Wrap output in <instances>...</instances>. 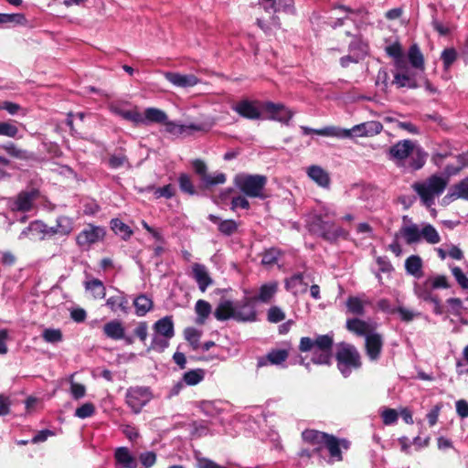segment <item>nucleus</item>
<instances>
[{
  "instance_id": "f8f14e48",
  "label": "nucleus",
  "mask_w": 468,
  "mask_h": 468,
  "mask_svg": "<svg viewBox=\"0 0 468 468\" xmlns=\"http://www.w3.org/2000/svg\"><path fill=\"white\" fill-rule=\"evenodd\" d=\"M106 231L103 227L88 224L77 236V244L80 247L90 246L105 237Z\"/></svg>"
},
{
  "instance_id": "c9c22d12",
  "label": "nucleus",
  "mask_w": 468,
  "mask_h": 468,
  "mask_svg": "<svg viewBox=\"0 0 468 468\" xmlns=\"http://www.w3.org/2000/svg\"><path fill=\"white\" fill-rule=\"evenodd\" d=\"M405 268L408 273L420 278L422 276V261L419 256L412 255L409 257L405 261Z\"/></svg>"
},
{
  "instance_id": "338daca9",
  "label": "nucleus",
  "mask_w": 468,
  "mask_h": 468,
  "mask_svg": "<svg viewBox=\"0 0 468 468\" xmlns=\"http://www.w3.org/2000/svg\"><path fill=\"white\" fill-rule=\"evenodd\" d=\"M175 194V188L171 185H166L163 187H158L154 189V195L158 197H166L170 198Z\"/></svg>"
},
{
  "instance_id": "f03ea898",
  "label": "nucleus",
  "mask_w": 468,
  "mask_h": 468,
  "mask_svg": "<svg viewBox=\"0 0 468 468\" xmlns=\"http://www.w3.org/2000/svg\"><path fill=\"white\" fill-rule=\"evenodd\" d=\"M150 123L162 126L165 133L176 137L191 135L195 132H207L212 127L211 122L177 123L170 121L165 112L154 107H148V125Z\"/></svg>"
},
{
  "instance_id": "58836bf2",
  "label": "nucleus",
  "mask_w": 468,
  "mask_h": 468,
  "mask_svg": "<svg viewBox=\"0 0 468 468\" xmlns=\"http://www.w3.org/2000/svg\"><path fill=\"white\" fill-rule=\"evenodd\" d=\"M319 232L327 239H335L344 234L341 228L335 227L333 224L321 222Z\"/></svg>"
},
{
  "instance_id": "7c9ffc66",
  "label": "nucleus",
  "mask_w": 468,
  "mask_h": 468,
  "mask_svg": "<svg viewBox=\"0 0 468 468\" xmlns=\"http://www.w3.org/2000/svg\"><path fill=\"white\" fill-rule=\"evenodd\" d=\"M208 218L210 221L218 224V230L224 235L230 236L238 229V223L232 219L221 220L215 215H209Z\"/></svg>"
},
{
  "instance_id": "680f3d73",
  "label": "nucleus",
  "mask_w": 468,
  "mask_h": 468,
  "mask_svg": "<svg viewBox=\"0 0 468 468\" xmlns=\"http://www.w3.org/2000/svg\"><path fill=\"white\" fill-rule=\"evenodd\" d=\"M452 273L462 288L468 289V278L459 267H452Z\"/></svg>"
},
{
  "instance_id": "393cba45",
  "label": "nucleus",
  "mask_w": 468,
  "mask_h": 468,
  "mask_svg": "<svg viewBox=\"0 0 468 468\" xmlns=\"http://www.w3.org/2000/svg\"><path fill=\"white\" fill-rule=\"evenodd\" d=\"M392 83L398 88L415 89L418 87L415 77L410 71H395Z\"/></svg>"
},
{
  "instance_id": "b1692460",
  "label": "nucleus",
  "mask_w": 468,
  "mask_h": 468,
  "mask_svg": "<svg viewBox=\"0 0 468 468\" xmlns=\"http://www.w3.org/2000/svg\"><path fill=\"white\" fill-rule=\"evenodd\" d=\"M308 176L319 186L327 187L330 184L328 173L319 165H311L307 168Z\"/></svg>"
},
{
  "instance_id": "5701e85b",
  "label": "nucleus",
  "mask_w": 468,
  "mask_h": 468,
  "mask_svg": "<svg viewBox=\"0 0 468 468\" xmlns=\"http://www.w3.org/2000/svg\"><path fill=\"white\" fill-rule=\"evenodd\" d=\"M193 277L198 284V288L205 292L206 289L212 283L207 269L204 265L196 263L192 267Z\"/></svg>"
},
{
  "instance_id": "0e129e2a",
  "label": "nucleus",
  "mask_w": 468,
  "mask_h": 468,
  "mask_svg": "<svg viewBox=\"0 0 468 468\" xmlns=\"http://www.w3.org/2000/svg\"><path fill=\"white\" fill-rule=\"evenodd\" d=\"M122 292H118L106 301V305L114 313L119 311V305L122 304Z\"/></svg>"
},
{
  "instance_id": "4c0bfd02",
  "label": "nucleus",
  "mask_w": 468,
  "mask_h": 468,
  "mask_svg": "<svg viewBox=\"0 0 468 468\" xmlns=\"http://www.w3.org/2000/svg\"><path fill=\"white\" fill-rule=\"evenodd\" d=\"M197 314V324H203L211 313V305L204 300H198L195 306Z\"/></svg>"
},
{
  "instance_id": "69168bd1",
  "label": "nucleus",
  "mask_w": 468,
  "mask_h": 468,
  "mask_svg": "<svg viewBox=\"0 0 468 468\" xmlns=\"http://www.w3.org/2000/svg\"><path fill=\"white\" fill-rule=\"evenodd\" d=\"M70 392H71L72 397L75 399H80L85 396L86 388L84 385H82L80 383L73 382L70 385Z\"/></svg>"
},
{
  "instance_id": "f3484780",
  "label": "nucleus",
  "mask_w": 468,
  "mask_h": 468,
  "mask_svg": "<svg viewBox=\"0 0 468 468\" xmlns=\"http://www.w3.org/2000/svg\"><path fill=\"white\" fill-rule=\"evenodd\" d=\"M365 340L366 353L367 356L372 361L378 360L383 347L382 335L374 331L372 334H369Z\"/></svg>"
},
{
  "instance_id": "6e6d98bb",
  "label": "nucleus",
  "mask_w": 468,
  "mask_h": 468,
  "mask_svg": "<svg viewBox=\"0 0 468 468\" xmlns=\"http://www.w3.org/2000/svg\"><path fill=\"white\" fill-rule=\"evenodd\" d=\"M459 165L457 167H452V165H447L445 170L449 176L457 174L462 168L468 166V152L463 154L458 155Z\"/></svg>"
},
{
  "instance_id": "4468645a",
  "label": "nucleus",
  "mask_w": 468,
  "mask_h": 468,
  "mask_svg": "<svg viewBox=\"0 0 468 468\" xmlns=\"http://www.w3.org/2000/svg\"><path fill=\"white\" fill-rule=\"evenodd\" d=\"M232 110L241 117L249 120H259L261 118V111L257 101L242 100L233 105Z\"/></svg>"
},
{
  "instance_id": "aec40b11",
  "label": "nucleus",
  "mask_w": 468,
  "mask_h": 468,
  "mask_svg": "<svg viewBox=\"0 0 468 468\" xmlns=\"http://www.w3.org/2000/svg\"><path fill=\"white\" fill-rule=\"evenodd\" d=\"M165 76L170 83L179 88H190L199 83V80L194 74L166 72Z\"/></svg>"
},
{
  "instance_id": "a211bd4d",
  "label": "nucleus",
  "mask_w": 468,
  "mask_h": 468,
  "mask_svg": "<svg viewBox=\"0 0 468 468\" xmlns=\"http://www.w3.org/2000/svg\"><path fill=\"white\" fill-rule=\"evenodd\" d=\"M324 446L328 450L330 454L329 463L340 462L342 461V452L341 446L344 449H348L349 443L346 440L339 441L336 437L333 435H329L324 444Z\"/></svg>"
},
{
  "instance_id": "0eeeda50",
  "label": "nucleus",
  "mask_w": 468,
  "mask_h": 468,
  "mask_svg": "<svg viewBox=\"0 0 468 468\" xmlns=\"http://www.w3.org/2000/svg\"><path fill=\"white\" fill-rule=\"evenodd\" d=\"M337 367L341 374L347 378L353 369H357L361 367V357L357 349L346 343L339 345L336 353Z\"/></svg>"
},
{
  "instance_id": "e433bc0d",
  "label": "nucleus",
  "mask_w": 468,
  "mask_h": 468,
  "mask_svg": "<svg viewBox=\"0 0 468 468\" xmlns=\"http://www.w3.org/2000/svg\"><path fill=\"white\" fill-rule=\"evenodd\" d=\"M85 289L90 291L95 299H102L106 295V288L103 282L94 278L90 281L85 282Z\"/></svg>"
},
{
  "instance_id": "ddd939ff",
  "label": "nucleus",
  "mask_w": 468,
  "mask_h": 468,
  "mask_svg": "<svg viewBox=\"0 0 468 468\" xmlns=\"http://www.w3.org/2000/svg\"><path fill=\"white\" fill-rule=\"evenodd\" d=\"M262 110L268 113V119L286 124L293 116V112L281 103H273L271 101L264 102L262 104Z\"/></svg>"
},
{
  "instance_id": "774afa93",
  "label": "nucleus",
  "mask_w": 468,
  "mask_h": 468,
  "mask_svg": "<svg viewBox=\"0 0 468 468\" xmlns=\"http://www.w3.org/2000/svg\"><path fill=\"white\" fill-rule=\"evenodd\" d=\"M456 411L458 415L462 418H467L468 417V402L460 399L456 402Z\"/></svg>"
},
{
  "instance_id": "603ef678",
  "label": "nucleus",
  "mask_w": 468,
  "mask_h": 468,
  "mask_svg": "<svg viewBox=\"0 0 468 468\" xmlns=\"http://www.w3.org/2000/svg\"><path fill=\"white\" fill-rule=\"evenodd\" d=\"M96 411L95 406L91 402H86L75 410V416L80 419H86L94 415Z\"/></svg>"
},
{
  "instance_id": "37998d69",
  "label": "nucleus",
  "mask_w": 468,
  "mask_h": 468,
  "mask_svg": "<svg viewBox=\"0 0 468 468\" xmlns=\"http://www.w3.org/2000/svg\"><path fill=\"white\" fill-rule=\"evenodd\" d=\"M205 372L203 369H195L186 372L183 376V380L186 385L194 386L203 380Z\"/></svg>"
},
{
  "instance_id": "1a4fd4ad",
  "label": "nucleus",
  "mask_w": 468,
  "mask_h": 468,
  "mask_svg": "<svg viewBox=\"0 0 468 468\" xmlns=\"http://www.w3.org/2000/svg\"><path fill=\"white\" fill-rule=\"evenodd\" d=\"M383 129L379 122L371 121L353 126L351 129H341L325 131L324 134H333L337 138H349L353 136H373L378 134Z\"/></svg>"
},
{
  "instance_id": "9d476101",
  "label": "nucleus",
  "mask_w": 468,
  "mask_h": 468,
  "mask_svg": "<svg viewBox=\"0 0 468 468\" xmlns=\"http://www.w3.org/2000/svg\"><path fill=\"white\" fill-rule=\"evenodd\" d=\"M109 109L113 114L138 126L146 122V110L140 111L137 106L131 107L128 102L112 101Z\"/></svg>"
},
{
  "instance_id": "13d9d810",
  "label": "nucleus",
  "mask_w": 468,
  "mask_h": 468,
  "mask_svg": "<svg viewBox=\"0 0 468 468\" xmlns=\"http://www.w3.org/2000/svg\"><path fill=\"white\" fill-rule=\"evenodd\" d=\"M18 133V128L9 122H0V135L15 138Z\"/></svg>"
},
{
  "instance_id": "72a5a7b5",
  "label": "nucleus",
  "mask_w": 468,
  "mask_h": 468,
  "mask_svg": "<svg viewBox=\"0 0 468 468\" xmlns=\"http://www.w3.org/2000/svg\"><path fill=\"white\" fill-rule=\"evenodd\" d=\"M278 290L277 282H270L261 286L257 299L262 303H268L275 295Z\"/></svg>"
},
{
  "instance_id": "a878e982",
  "label": "nucleus",
  "mask_w": 468,
  "mask_h": 468,
  "mask_svg": "<svg viewBox=\"0 0 468 468\" xmlns=\"http://www.w3.org/2000/svg\"><path fill=\"white\" fill-rule=\"evenodd\" d=\"M73 230L72 221L67 217H58L55 227H49V237L67 236Z\"/></svg>"
},
{
  "instance_id": "cd10ccee",
  "label": "nucleus",
  "mask_w": 468,
  "mask_h": 468,
  "mask_svg": "<svg viewBox=\"0 0 468 468\" xmlns=\"http://www.w3.org/2000/svg\"><path fill=\"white\" fill-rule=\"evenodd\" d=\"M399 235L407 244H413L421 240L420 229L416 224L403 226L399 230Z\"/></svg>"
},
{
  "instance_id": "2f4dec72",
  "label": "nucleus",
  "mask_w": 468,
  "mask_h": 468,
  "mask_svg": "<svg viewBox=\"0 0 468 468\" xmlns=\"http://www.w3.org/2000/svg\"><path fill=\"white\" fill-rule=\"evenodd\" d=\"M2 148L12 157L20 159V160H31L34 159V154L19 148L17 145H16L14 143H7L2 146Z\"/></svg>"
},
{
  "instance_id": "bb28decb",
  "label": "nucleus",
  "mask_w": 468,
  "mask_h": 468,
  "mask_svg": "<svg viewBox=\"0 0 468 468\" xmlns=\"http://www.w3.org/2000/svg\"><path fill=\"white\" fill-rule=\"evenodd\" d=\"M148 242H152V247L156 256H159L165 250V239L159 229L148 227Z\"/></svg>"
},
{
  "instance_id": "c03bdc74",
  "label": "nucleus",
  "mask_w": 468,
  "mask_h": 468,
  "mask_svg": "<svg viewBox=\"0 0 468 468\" xmlns=\"http://www.w3.org/2000/svg\"><path fill=\"white\" fill-rule=\"evenodd\" d=\"M450 197L452 198H463L468 200V177L454 186Z\"/></svg>"
},
{
  "instance_id": "6e6552de",
  "label": "nucleus",
  "mask_w": 468,
  "mask_h": 468,
  "mask_svg": "<svg viewBox=\"0 0 468 468\" xmlns=\"http://www.w3.org/2000/svg\"><path fill=\"white\" fill-rule=\"evenodd\" d=\"M153 331L152 349L156 351L165 350L169 346V341L175 335L172 317L165 316L159 319L153 325Z\"/></svg>"
},
{
  "instance_id": "6ab92c4d",
  "label": "nucleus",
  "mask_w": 468,
  "mask_h": 468,
  "mask_svg": "<svg viewBox=\"0 0 468 468\" xmlns=\"http://www.w3.org/2000/svg\"><path fill=\"white\" fill-rule=\"evenodd\" d=\"M126 402L134 413L141 412L146 404V389L130 388L126 396Z\"/></svg>"
},
{
  "instance_id": "c756f323",
  "label": "nucleus",
  "mask_w": 468,
  "mask_h": 468,
  "mask_svg": "<svg viewBox=\"0 0 468 468\" xmlns=\"http://www.w3.org/2000/svg\"><path fill=\"white\" fill-rule=\"evenodd\" d=\"M103 333L109 338L120 340L124 336V328L121 322L113 320L104 324Z\"/></svg>"
},
{
  "instance_id": "7ed1b4c3",
  "label": "nucleus",
  "mask_w": 468,
  "mask_h": 468,
  "mask_svg": "<svg viewBox=\"0 0 468 468\" xmlns=\"http://www.w3.org/2000/svg\"><path fill=\"white\" fill-rule=\"evenodd\" d=\"M218 320L234 319L239 322H253L256 320V310L252 299L245 298L240 302L222 301L215 313Z\"/></svg>"
},
{
  "instance_id": "a18cd8bd",
  "label": "nucleus",
  "mask_w": 468,
  "mask_h": 468,
  "mask_svg": "<svg viewBox=\"0 0 468 468\" xmlns=\"http://www.w3.org/2000/svg\"><path fill=\"white\" fill-rule=\"evenodd\" d=\"M27 18L23 14H0V24L24 25Z\"/></svg>"
},
{
  "instance_id": "052dcab7",
  "label": "nucleus",
  "mask_w": 468,
  "mask_h": 468,
  "mask_svg": "<svg viewBox=\"0 0 468 468\" xmlns=\"http://www.w3.org/2000/svg\"><path fill=\"white\" fill-rule=\"evenodd\" d=\"M133 305L136 310V314L144 316L146 314V295L140 294L133 300Z\"/></svg>"
},
{
  "instance_id": "39448f33",
  "label": "nucleus",
  "mask_w": 468,
  "mask_h": 468,
  "mask_svg": "<svg viewBox=\"0 0 468 468\" xmlns=\"http://www.w3.org/2000/svg\"><path fill=\"white\" fill-rule=\"evenodd\" d=\"M448 182V176L433 175L423 181L414 183L412 188L426 207H431L435 203V198L443 193Z\"/></svg>"
},
{
  "instance_id": "bf43d9fd",
  "label": "nucleus",
  "mask_w": 468,
  "mask_h": 468,
  "mask_svg": "<svg viewBox=\"0 0 468 468\" xmlns=\"http://www.w3.org/2000/svg\"><path fill=\"white\" fill-rule=\"evenodd\" d=\"M285 318V314L277 306H272L268 311V321L271 323H279Z\"/></svg>"
},
{
  "instance_id": "2eb2a0df",
  "label": "nucleus",
  "mask_w": 468,
  "mask_h": 468,
  "mask_svg": "<svg viewBox=\"0 0 468 468\" xmlns=\"http://www.w3.org/2000/svg\"><path fill=\"white\" fill-rule=\"evenodd\" d=\"M46 237H49V227L40 220L31 222L19 235L20 239H44Z\"/></svg>"
},
{
  "instance_id": "412c9836",
  "label": "nucleus",
  "mask_w": 468,
  "mask_h": 468,
  "mask_svg": "<svg viewBox=\"0 0 468 468\" xmlns=\"http://www.w3.org/2000/svg\"><path fill=\"white\" fill-rule=\"evenodd\" d=\"M114 461L116 468H137L136 458L131 454L126 447H118L115 449Z\"/></svg>"
},
{
  "instance_id": "473e14b6",
  "label": "nucleus",
  "mask_w": 468,
  "mask_h": 468,
  "mask_svg": "<svg viewBox=\"0 0 468 468\" xmlns=\"http://www.w3.org/2000/svg\"><path fill=\"white\" fill-rule=\"evenodd\" d=\"M432 287L431 285V281L427 280L421 283H415L414 285V293L416 296L425 302H431L434 296L432 294Z\"/></svg>"
},
{
  "instance_id": "c85d7f7f",
  "label": "nucleus",
  "mask_w": 468,
  "mask_h": 468,
  "mask_svg": "<svg viewBox=\"0 0 468 468\" xmlns=\"http://www.w3.org/2000/svg\"><path fill=\"white\" fill-rule=\"evenodd\" d=\"M370 302L357 296H350L346 300L347 312L356 314L363 315L365 314V306L368 305Z\"/></svg>"
},
{
  "instance_id": "4d7b16f0",
  "label": "nucleus",
  "mask_w": 468,
  "mask_h": 468,
  "mask_svg": "<svg viewBox=\"0 0 468 468\" xmlns=\"http://www.w3.org/2000/svg\"><path fill=\"white\" fill-rule=\"evenodd\" d=\"M380 415L385 425L394 424L399 418L398 412L393 409H384Z\"/></svg>"
},
{
  "instance_id": "ea45409f",
  "label": "nucleus",
  "mask_w": 468,
  "mask_h": 468,
  "mask_svg": "<svg viewBox=\"0 0 468 468\" xmlns=\"http://www.w3.org/2000/svg\"><path fill=\"white\" fill-rule=\"evenodd\" d=\"M111 229L116 235H119L123 239H128L132 234L130 227L119 218L111 220Z\"/></svg>"
},
{
  "instance_id": "f257e3e1",
  "label": "nucleus",
  "mask_w": 468,
  "mask_h": 468,
  "mask_svg": "<svg viewBox=\"0 0 468 468\" xmlns=\"http://www.w3.org/2000/svg\"><path fill=\"white\" fill-rule=\"evenodd\" d=\"M388 156L397 166L419 170L424 165L427 154L414 142L402 140L388 149Z\"/></svg>"
},
{
  "instance_id": "f704fd0d",
  "label": "nucleus",
  "mask_w": 468,
  "mask_h": 468,
  "mask_svg": "<svg viewBox=\"0 0 468 468\" xmlns=\"http://www.w3.org/2000/svg\"><path fill=\"white\" fill-rule=\"evenodd\" d=\"M446 304L447 312L451 314L461 317L463 314H468V305H464L459 298H449Z\"/></svg>"
},
{
  "instance_id": "5fc2aeb1",
  "label": "nucleus",
  "mask_w": 468,
  "mask_h": 468,
  "mask_svg": "<svg viewBox=\"0 0 468 468\" xmlns=\"http://www.w3.org/2000/svg\"><path fill=\"white\" fill-rule=\"evenodd\" d=\"M178 181H179L180 189L183 192L187 193L189 195H194L196 193L195 187L191 182V179L187 175H186V174L180 175Z\"/></svg>"
},
{
  "instance_id": "9b49d317",
  "label": "nucleus",
  "mask_w": 468,
  "mask_h": 468,
  "mask_svg": "<svg viewBox=\"0 0 468 468\" xmlns=\"http://www.w3.org/2000/svg\"><path fill=\"white\" fill-rule=\"evenodd\" d=\"M39 195V190L34 187L22 190L15 197L9 198V207L12 211L28 212L33 208Z\"/></svg>"
},
{
  "instance_id": "3c124183",
  "label": "nucleus",
  "mask_w": 468,
  "mask_h": 468,
  "mask_svg": "<svg viewBox=\"0 0 468 468\" xmlns=\"http://www.w3.org/2000/svg\"><path fill=\"white\" fill-rule=\"evenodd\" d=\"M184 335L186 341L192 346L194 349L199 346L200 332L193 327H187L184 331Z\"/></svg>"
},
{
  "instance_id": "864d4df0",
  "label": "nucleus",
  "mask_w": 468,
  "mask_h": 468,
  "mask_svg": "<svg viewBox=\"0 0 468 468\" xmlns=\"http://www.w3.org/2000/svg\"><path fill=\"white\" fill-rule=\"evenodd\" d=\"M445 69H448L457 58V52L454 48H445L441 55Z\"/></svg>"
},
{
  "instance_id": "dca6fc26",
  "label": "nucleus",
  "mask_w": 468,
  "mask_h": 468,
  "mask_svg": "<svg viewBox=\"0 0 468 468\" xmlns=\"http://www.w3.org/2000/svg\"><path fill=\"white\" fill-rule=\"evenodd\" d=\"M346 328L348 331L358 336L367 337L376 328L377 324L372 321H364L358 318L348 319L346 321Z\"/></svg>"
},
{
  "instance_id": "e2e57ef3",
  "label": "nucleus",
  "mask_w": 468,
  "mask_h": 468,
  "mask_svg": "<svg viewBox=\"0 0 468 468\" xmlns=\"http://www.w3.org/2000/svg\"><path fill=\"white\" fill-rule=\"evenodd\" d=\"M279 251L275 249H271L263 254L261 262L264 265H271L277 261Z\"/></svg>"
},
{
  "instance_id": "423d86ee",
  "label": "nucleus",
  "mask_w": 468,
  "mask_h": 468,
  "mask_svg": "<svg viewBox=\"0 0 468 468\" xmlns=\"http://www.w3.org/2000/svg\"><path fill=\"white\" fill-rule=\"evenodd\" d=\"M236 186L250 197L264 198L267 177L261 175L239 174L234 178Z\"/></svg>"
},
{
  "instance_id": "de8ad7c7",
  "label": "nucleus",
  "mask_w": 468,
  "mask_h": 468,
  "mask_svg": "<svg viewBox=\"0 0 468 468\" xmlns=\"http://www.w3.org/2000/svg\"><path fill=\"white\" fill-rule=\"evenodd\" d=\"M287 357L288 352L285 349H277L271 351L267 355L266 360L271 365H281Z\"/></svg>"
},
{
  "instance_id": "49530a36",
  "label": "nucleus",
  "mask_w": 468,
  "mask_h": 468,
  "mask_svg": "<svg viewBox=\"0 0 468 468\" xmlns=\"http://www.w3.org/2000/svg\"><path fill=\"white\" fill-rule=\"evenodd\" d=\"M409 59L412 67L416 69H423V56L417 46H412L409 50Z\"/></svg>"
},
{
  "instance_id": "4be33fe9",
  "label": "nucleus",
  "mask_w": 468,
  "mask_h": 468,
  "mask_svg": "<svg viewBox=\"0 0 468 468\" xmlns=\"http://www.w3.org/2000/svg\"><path fill=\"white\" fill-rule=\"evenodd\" d=\"M329 434L315 430H305L302 433L303 440L314 447V452H320Z\"/></svg>"
},
{
  "instance_id": "20e7f679",
  "label": "nucleus",
  "mask_w": 468,
  "mask_h": 468,
  "mask_svg": "<svg viewBox=\"0 0 468 468\" xmlns=\"http://www.w3.org/2000/svg\"><path fill=\"white\" fill-rule=\"evenodd\" d=\"M333 338L328 335H318L315 339L302 337L299 349L302 352H312V362L327 365L332 357Z\"/></svg>"
},
{
  "instance_id": "a19ab883",
  "label": "nucleus",
  "mask_w": 468,
  "mask_h": 468,
  "mask_svg": "<svg viewBox=\"0 0 468 468\" xmlns=\"http://www.w3.org/2000/svg\"><path fill=\"white\" fill-rule=\"evenodd\" d=\"M421 239L426 240L430 244H437L440 242L441 238L438 231L430 224L424 225L420 229Z\"/></svg>"
},
{
  "instance_id": "79ce46f5",
  "label": "nucleus",
  "mask_w": 468,
  "mask_h": 468,
  "mask_svg": "<svg viewBox=\"0 0 468 468\" xmlns=\"http://www.w3.org/2000/svg\"><path fill=\"white\" fill-rule=\"evenodd\" d=\"M367 53V46L365 43L358 45V53L343 57L340 60L343 67H347L350 63H356Z\"/></svg>"
},
{
  "instance_id": "8fccbe9b",
  "label": "nucleus",
  "mask_w": 468,
  "mask_h": 468,
  "mask_svg": "<svg viewBox=\"0 0 468 468\" xmlns=\"http://www.w3.org/2000/svg\"><path fill=\"white\" fill-rule=\"evenodd\" d=\"M206 186H212L216 185H222L226 182V176L223 173L217 172L214 174H207L202 179Z\"/></svg>"
},
{
  "instance_id": "09e8293b",
  "label": "nucleus",
  "mask_w": 468,
  "mask_h": 468,
  "mask_svg": "<svg viewBox=\"0 0 468 468\" xmlns=\"http://www.w3.org/2000/svg\"><path fill=\"white\" fill-rule=\"evenodd\" d=\"M42 338L45 342L56 344L61 342L63 335L60 329L47 328L42 333Z\"/></svg>"
}]
</instances>
